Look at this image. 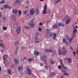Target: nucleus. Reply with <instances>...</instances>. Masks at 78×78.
<instances>
[{"mask_svg": "<svg viewBox=\"0 0 78 78\" xmlns=\"http://www.w3.org/2000/svg\"><path fill=\"white\" fill-rule=\"evenodd\" d=\"M3 42V41L2 40H0V47H2V48L3 49L5 48V46L3 45L2 43Z\"/></svg>", "mask_w": 78, "mask_h": 78, "instance_id": "8", "label": "nucleus"}, {"mask_svg": "<svg viewBox=\"0 0 78 78\" xmlns=\"http://www.w3.org/2000/svg\"><path fill=\"white\" fill-rule=\"evenodd\" d=\"M76 31H77V30L75 29V27H74V29L73 30V34H75V33H76Z\"/></svg>", "mask_w": 78, "mask_h": 78, "instance_id": "21", "label": "nucleus"}, {"mask_svg": "<svg viewBox=\"0 0 78 78\" xmlns=\"http://www.w3.org/2000/svg\"><path fill=\"white\" fill-rule=\"evenodd\" d=\"M50 37H51L52 36H53V39L54 40H55L56 39V34H54L53 33H52V32H48V34Z\"/></svg>", "mask_w": 78, "mask_h": 78, "instance_id": "3", "label": "nucleus"}, {"mask_svg": "<svg viewBox=\"0 0 78 78\" xmlns=\"http://www.w3.org/2000/svg\"><path fill=\"white\" fill-rule=\"evenodd\" d=\"M63 42L65 43L66 42H67V40H66V39H65V38H64L63 39Z\"/></svg>", "mask_w": 78, "mask_h": 78, "instance_id": "36", "label": "nucleus"}, {"mask_svg": "<svg viewBox=\"0 0 78 78\" xmlns=\"http://www.w3.org/2000/svg\"><path fill=\"white\" fill-rule=\"evenodd\" d=\"M52 28L53 29H57L58 28V26L56 25H54L52 26Z\"/></svg>", "mask_w": 78, "mask_h": 78, "instance_id": "18", "label": "nucleus"}, {"mask_svg": "<svg viewBox=\"0 0 78 78\" xmlns=\"http://www.w3.org/2000/svg\"><path fill=\"white\" fill-rule=\"evenodd\" d=\"M19 51V50H18V48H17L16 50L15 51V55H17V51Z\"/></svg>", "mask_w": 78, "mask_h": 78, "instance_id": "29", "label": "nucleus"}, {"mask_svg": "<svg viewBox=\"0 0 78 78\" xmlns=\"http://www.w3.org/2000/svg\"><path fill=\"white\" fill-rule=\"evenodd\" d=\"M61 63L62 66V67H64V68H63V70L62 71L63 73H64L63 74V75H69V74H68V73H66V72H67V67H65V66L63 65L62 63L61 62Z\"/></svg>", "mask_w": 78, "mask_h": 78, "instance_id": "1", "label": "nucleus"}, {"mask_svg": "<svg viewBox=\"0 0 78 78\" xmlns=\"http://www.w3.org/2000/svg\"><path fill=\"white\" fill-rule=\"evenodd\" d=\"M4 7L5 8H9V6L8 5H5L4 6Z\"/></svg>", "mask_w": 78, "mask_h": 78, "instance_id": "35", "label": "nucleus"}, {"mask_svg": "<svg viewBox=\"0 0 78 78\" xmlns=\"http://www.w3.org/2000/svg\"><path fill=\"white\" fill-rule=\"evenodd\" d=\"M47 5L45 4L44 8L43 11V14H46L47 12H46V10H47Z\"/></svg>", "mask_w": 78, "mask_h": 78, "instance_id": "5", "label": "nucleus"}, {"mask_svg": "<svg viewBox=\"0 0 78 78\" xmlns=\"http://www.w3.org/2000/svg\"><path fill=\"white\" fill-rule=\"evenodd\" d=\"M44 51L45 52L48 53V52H49V50L46 49L44 50Z\"/></svg>", "mask_w": 78, "mask_h": 78, "instance_id": "45", "label": "nucleus"}, {"mask_svg": "<svg viewBox=\"0 0 78 78\" xmlns=\"http://www.w3.org/2000/svg\"><path fill=\"white\" fill-rule=\"evenodd\" d=\"M77 12H76V10H74L73 11V13L75 14H76V13Z\"/></svg>", "mask_w": 78, "mask_h": 78, "instance_id": "50", "label": "nucleus"}, {"mask_svg": "<svg viewBox=\"0 0 78 78\" xmlns=\"http://www.w3.org/2000/svg\"><path fill=\"white\" fill-rule=\"evenodd\" d=\"M40 25H42V23H39Z\"/></svg>", "mask_w": 78, "mask_h": 78, "instance_id": "60", "label": "nucleus"}, {"mask_svg": "<svg viewBox=\"0 0 78 78\" xmlns=\"http://www.w3.org/2000/svg\"><path fill=\"white\" fill-rule=\"evenodd\" d=\"M12 18H13V19H14L15 20H16V16H15V15H13L12 16Z\"/></svg>", "mask_w": 78, "mask_h": 78, "instance_id": "43", "label": "nucleus"}, {"mask_svg": "<svg viewBox=\"0 0 78 78\" xmlns=\"http://www.w3.org/2000/svg\"><path fill=\"white\" fill-rule=\"evenodd\" d=\"M34 13V10L33 9H32L30 10V14L31 15H33Z\"/></svg>", "mask_w": 78, "mask_h": 78, "instance_id": "11", "label": "nucleus"}, {"mask_svg": "<svg viewBox=\"0 0 78 78\" xmlns=\"http://www.w3.org/2000/svg\"><path fill=\"white\" fill-rule=\"evenodd\" d=\"M60 78H64V76H60Z\"/></svg>", "mask_w": 78, "mask_h": 78, "instance_id": "57", "label": "nucleus"}, {"mask_svg": "<svg viewBox=\"0 0 78 78\" xmlns=\"http://www.w3.org/2000/svg\"><path fill=\"white\" fill-rule=\"evenodd\" d=\"M7 73L9 74H11V73H12L11 69H8L7 70Z\"/></svg>", "mask_w": 78, "mask_h": 78, "instance_id": "19", "label": "nucleus"}, {"mask_svg": "<svg viewBox=\"0 0 78 78\" xmlns=\"http://www.w3.org/2000/svg\"><path fill=\"white\" fill-rule=\"evenodd\" d=\"M59 2H61V0H56L55 1V3L57 4Z\"/></svg>", "mask_w": 78, "mask_h": 78, "instance_id": "27", "label": "nucleus"}, {"mask_svg": "<svg viewBox=\"0 0 78 78\" xmlns=\"http://www.w3.org/2000/svg\"><path fill=\"white\" fill-rule=\"evenodd\" d=\"M30 27H32V28H34V24L33 23H31L30 24Z\"/></svg>", "mask_w": 78, "mask_h": 78, "instance_id": "34", "label": "nucleus"}, {"mask_svg": "<svg viewBox=\"0 0 78 78\" xmlns=\"http://www.w3.org/2000/svg\"><path fill=\"white\" fill-rule=\"evenodd\" d=\"M18 23H15L13 25V27L15 28H16L17 27V26H18Z\"/></svg>", "mask_w": 78, "mask_h": 78, "instance_id": "14", "label": "nucleus"}, {"mask_svg": "<svg viewBox=\"0 0 78 78\" xmlns=\"http://www.w3.org/2000/svg\"><path fill=\"white\" fill-rule=\"evenodd\" d=\"M27 10H25L23 11V14H27Z\"/></svg>", "mask_w": 78, "mask_h": 78, "instance_id": "48", "label": "nucleus"}, {"mask_svg": "<svg viewBox=\"0 0 78 78\" xmlns=\"http://www.w3.org/2000/svg\"><path fill=\"white\" fill-rule=\"evenodd\" d=\"M41 61H44V60L45 59V58H44V57H41Z\"/></svg>", "mask_w": 78, "mask_h": 78, "instance_id": "33", "label": "nucleus"}, {"mask_svg": "<svg viewBox=\"0 0 78 78\" xmlns=\"http://www.w3.org/2000/svg\"><path fill=\"white\" fill-rule=\"evenodd\" d=\"M21 3H22V1L21 0H16L15 2V5H17V3L21 4Z\"/></svg>", "mask_w": 78, "mask_h": 78, "instance_id": "7", "label": "nucleus"}, {"mask_svg": "<svg viewBox=\"0 0 78 78\" xmlns=\"http://www.w3.org/2000/svg\"><path fill=\"white\" fill-rule=\"evenodd\" d=\"M2 28L3 30H6V27H3Z\"/></svg>", "mask_w": 78, "mask_h": 78, "instance_id": "42", "label": "nucleus"}, {"mask_svg": "<svg viewBox=\"0 0 78 78\" xmlns=\"http://www.w3.org/2000/svg\"><path fill=\"white\" fill-rule=\"evenodd\" d=\"M11 68H12V69H13L14 68H15V65H12L11 66Z\"/></svg>", "mask_w": 78, "mask_h": 78, "instance_id": "47", "label": "nucleus"}, {"mask_svg": "<svg viewBox=\"0 0 78 78\" xmlns=\"http://www.w3.org/2000/svg\"><path fill=\"white\" fill-rule=\"evenodd\" d=\"M27 71L28 75H31V71L29 67H27Z\"/></svg>", "mask_w": 78, "mask_h": 78, "instance_id": "4", "label": "nucleus"}, {"mask_svg": "<svg viewBox=\"0 0 78 78\" xmlns=\"http://www.w3.org/2000/svg\"><path fill=\"white\" fill-rule=\"evenodd\" d=\"M45 67V69H48V66H46Z\"/></svg>", "mask_w": 78, "mask_h": 78, "instance_id": "53", "label": "nucleus"}, {"mask_svg": "<svg viewBox=\"0 0 78 78\" xmlns=\"http://www.w3.org/2000/svg\"><path fill=\"white\" fill-rule=\"evenodd\" d=\"M12 12L13 13L16 14V13H17V12H18V10H17V9H13L12 11Z\"/></svg>", "mask_w": 78, "mask_h": 78, "instance_id": "20", "label": "nucleus"}, {"mask_svg": "<svg viewBox=\"0 0 78 78\" xmlns=\"http://www.w3.org/2000/svg\"><path fill=\"white\" fill-rule=\"evenodd\" d=\"M3 21H5V20H6V17L5 16H4L3 18Z\"/></svg>", "mask_w": 78, "mask_h": 78, "instance_id": "37", "label": "nucleus"}, {"mask_svg": "<svg viewBox=\"0 0 78 78\" xmlns=\"http://www.w3.org/2000/svg\"><path fill=\"white\" fill-rule=\"evenodd\" d=\"M40 64L41 66H44V64L43 63H40Z\"/></svg>", "mask_w": 78, "mask_h": 78, "instance_id": "54", "label": "nucleus"}, {"mask_svg": "<svg viewBox=\"0 0 78 78\" xmlns=\"http://www.w3.org/2000/svg\"><path fill=\"white\" fill-rule=\"evenodd\" d=\"M5 3V0H2L0 2V4H4Z\"/></svg>", "mask_w": 78, "mask_h": 78, "instance_id": "24", "label": "nucleus"}, {"mask_svg": "<svg viewBox=\"0 0 78 78\" xmlns=\"http://www.w3.org/2000/svg\"><path fill=\"white\" fill-rule=\"evenodd\" d=\"M49 53H52L53 50L52 49H50L49 50Z\"/></svg>", "mask_w": 78, "mask_h": 78, "instance_id": "46", "label": "nucleus"}, {"mask_svg": "<svg viewBox=\"0 0 78 78\" xmlns=\"http://www.w3.org/2000/svg\"><path fill=\"white\" fill-rule=\"evenodd\" d=\"M28 61L29 62H31V61H34V58H29L28 59Z\"/></svg>", "mask_w": 78, "mask_h": 78, "instance_id": "23", "label": "nucleus"}, {"mask_svg": "<svg viewBox=\"0 0 78 78\" xmlns=\"http://www.w3.org/2000/svg\"><path fill=\"white\" fill-rule=\"evenodd\" d=\"M44 63L45 64H47V60H46V59H44Z\"/></svg>", "mask_w": 78, "mask_h": 78, "instance_id": "52", "label": "nucleus"}, {"mask_svg": "<svg viewBox=\"0 0 78 78\" xmlns=\"http://www.w3.org/2000/svg\"><path fill=\"white\" fill-rule=\"evenodd\" d=\"M50 63L51 64H55V62H53V60L52 59L50 60Z\"/></svg>", "mask_w": 78, "mask_h": 78, "instance_id": "30", "label": "nucleus"}, {"mask_svg": "<svg viewBox=\"0 0 78 78\" xmlns=\"http://www.w3.org/2000/svg\"><path fill=\"white\" fill-rule=\"evenodd\" d=\"M58 55H59V56L60 55H62V52H61V51L60 49L58 50Z\"/></svg>", "mask_w": 78, "mask_h": 78, "instance_id": "13", "label": "nucleus"}, {"mask_svg": "<svg viewBox=\"0 0 78 78\" xmlns=\"http://www.w3.org/2000/svg\"><path fill=\"white\" fill-rule=\"evenodd\" d=\"M35 21V20H33V19H32L31 20V23H34V21Z\"/></svg>", "mask_w": 78, "mask_h": 78, "instance_id": "44", "label": "nucleus"}, {"mask_svg": "<svg viewBox=\"0 0 78 78\" xmlns=\"http://www.w3.org/2000/svg\"><path fill=\"white\" fill-rule=\"evenodd\" d=\"M66 39H69V37H68V36H66Z\"/></svg>", "mask_w": 78, "mask_h": 78, "instance_id": "62", "label": "nucleus"}, {"mask_svg": "<svg viewBox=\"0 0 78 78\" xmlns=\"http://www.w3.org/2000/svg\"><path fill=\"white\" fill-rule=\"evenodd\" d=\"M73 53L74 56H75V55H76L75 51L73 52Z\"/></svg>", "mask_w": 78, "mask_h": 78, "instance_id": "56", "label": "nucleus"}, {"mask_svg": "<svg viewBox=\"0 0 78 78\" xmlns=\"http://www.w3.org/2000/svg\"><path fill=\"white\" fill-rule=\"evenodd\" d=\"M24 28L25 29H28L30 30V27H27V26H25L24 27Z\"/></svg>", "mask_w": 78, "mask_h": 78, "instance_id": "41", "label": "nucleus"}, {"mask_svg": "<svg viewBox=\"0 0 78 78\" xmlns=\"http://www.w3.org/2000/svg\"><path fill=\"white\" fill-rule=\"evenodd\" d=\"M68 39L69 41V42H71V41H72L73 39V38L71 37L70 38Z\"/></svg>", "mask_w": 78, "mask_h": 78, "instance_id": "38", "label": "nucleus"}, {"mask_svg": "<svg viewBox=\"0 0 78 78\" xmlns=\"http://www.w3.org/2000/svg\"><path fill=\"white\" fill-rule=\"evenodd\" d=\"M23 59H25V60H26V59H27V57H24Z\"/></svg>", "mask_w": 78, "mask_h": 78, "instance_id": "59", "label": "nucleus"}, {"mask_svg": "<svg viewBox=\"0 0 78 78\" xmlns=\"http://www.w3.org/2000/svg\"><path fill=\"white\" fill-rule=\"evenodd\" d=\"M23 69V67L22 66H19L18 68L19 71H20L21 69Z\"/></svg>", "mask_w": 78, "mask_h": 78, "instance_id": "28", "label": "nucleus"}, {"mask_svg": "<svg viewBox=\"0 0 78 78\" xmlns=\"http://www.w3.org/2000/svg\"><path fill=\"white\" fill-rule=\"evenodd\" d=\"M58 25L59 26V27H64V26H65V24L64 23H63L62 22L61 23H57Z\"/></svg>", "mask_w": 78, "mask_h": 78, "instance_id": "6", "label": "nucleus"}, {"mask_svg": "<svg viewBox=\"0 0 78 78\" xmlns=\"http://www.w3.org/2000/svg\"><path fill=\"white\" fill-rule=\"evenodd\" d=\"M47 24H48L49 23V22L48 21H47Z\"/></svg>", "mask_w": 78, "mask_h": 78, "instance_id": "64", "label": "nucleus"}, {"mask_svg": "<svg viewBox=\"0 0 78 78\" xmlns=\"http://www.w3.org/2000/svg\"><path fill=\"white\" fill-rule=\"evenodd\" d=\"M40 40H39V39H37L35 40V43H36V44H37V43H39V42H40Z\"/></svg>", "mask_w": 78, "mask_h": 78, "instance_id": "22", "label": "nucleus"}, {"mask_svg": "<svg viewBox=\"0 0 78 78\" xmlns=\"http://www.w3.org/2000/svg\"><path fill=\"white\" fill-rule=\"evenodd\" d=\"M67 53V50H66L62 52V55H63V56H64V55H66V53Z\"/></svg>", "mask_w": 78, "mask_h": 78, "instance_id": "15", "label": "nucleus"}, {"mask_svg": "<svg viewBox=\"0 0 78 78\" xmlns=\"http://www.w3.org/2000/svg\"><path fill=\"white\" fill-rule=\"evenodd\" d=\"M35 34L37 36H38L39 35V33L37 32L35 33Z\"/></svg>", "mask_w": 78, "mask_h": 78, "instance_id": "39", "label": "nucleus"}, {"mask_svg": "<svg viewBox=\"0 0 78 78\" xmlns=\"http://www.w3.org/2000/svg\"><path fill=\"white\" fill-rule=\"evenodd\" d=\"M8 58V56L6 55H5L3 56V60H5V59Z\"/></svg>", "mask_w": 78, "mask_h": 78, "instance_id": "17", "label": "nucleus"}, {"mask_svg": "<svg viewBox=\"0 0 78 78\" xmlns=\"http://www.w3.org/2000/svg\"><path fill=\"white\" fill-rule=\"evenodd\" d=\"M63 20L66 21L65 23L67 25L70 22L71 20L69 17L66 16L63 19Z\"/></svg>", "mask_w": 78, "mask_h": 78, "instance_id": "2", "label": "nucleus"}, {"mask_svg": "<svg viewBox=\"0 0 78 78\" xmlns=\"http://www.w3.org/2000/svg\"><path fill=\"white\" fill-rule=\"evenodd\" d=\"M70 49H71V50H73V48H72V47H70Z\"/></svg>", "mask_w": 78, "mask_h": 78, "instance_id": "58", "label": "nucleus"}, {"mask_svg": "<svg viewBox=\"0 0 78 78\" xmlns=\"http://www.w3.org/2000/svg\"><path fill=\"white\" fill-rule=\"evenodd\" d=\"M34 55L35 56H37V55H39V52L38 51H34Z\"/></svg>", "mask_w": 78, "mask_h": 78, "instance_id": "12", "label": "nucleus"}, {"mask_svg": "<svg viewBox=\"0 0 78 78\" xmlns=\"http://www.w3.org/2000/svg\"><path fill=\"white\" fill-rule=\"evenodd\" d=\"M68 62L69 63H70L71 62H72V61H71V60H70V58L68 59Z\"/></svg>", "mask_w": 78, "mask_h": 78, "instance_id": "31", "label": "nucleus"}, {"mask_svg": "<svg viewBox=\"0 0 78 78\" xmlns=\"http://www.w3.org/2000/svg\"><path fill=\"white\" fill-rule=\"evenodd\" d=\"M21 30V27H18L17 29L16 32L18 33H19Z\"/></svg>", "mask_w": 78, "mask_h": 78, "instance_id": "10", "label": "nucleus"}, {"mask_svg": "<svg viewBox=\"0 0 78 78\" xmlns=\"http://www.w3.org/2000/svg\"><path fill=\"white\" fill-rule=\"evenodd\" d=\"M5 63L7 66H8L9 64V62L8 60H5Z\"/></svg>", "mask_w": 78, "mask_h": 78, "instance_id": "25", "label": "nucleus"}, {"mask_svg": "<svg viewBox=\"0 0 78 78\" xmlns=\"http://www.w3.org/2000/svg\"><path fill=\"white\" fill-rule=\"evenodd\" d=\"M39 10H38L37 9H36V11H35V14L36 15H38V14H39Z\"/></svg>", "mask_w": 78, "mask_h": 78, "instance_id": "16", "label": "nucleus"}, {"mask_svg": "<svg viewBox=\"0 0 78 78\" xmlns=\"http://www.w3.org/2000/svg\"><path fill=\"white\" fill-rule=\"evenodd\" d=\"M38 31H42V29H41V28H39V29H38Z\"/></svg>", "mask_w": 78, "mask_h": 78, "instance_id": "55", "label": "nucleus"}, {"mask_svg": "<svg viewBox=\"0 0 78 78\" xmlns=\"http://www.w3.org/2000/svg\"><path fill=\"white\" fill-rule=\"evenodd\" d=\"M58 68L59 69H61V68H62V66L61 65H59L58 66Z\"/></svg>", "mask_w": 78, "mask_h": 78, "instance_id": "49", "label": "nucleus"}, {"mask_svg": "<svg viewBox=\"0 0 78 78\" xmlns=\"http://www.w3.org/2000/svg\"><path fill=\"white\" fill-rule=\"evenodd\" d=\"M62 51H64L65 50H66V48H65L64 47H63L62 48Z\"/></svg>", "mask_w": 78, "mask_h": 78, "instance_id": "51", "label": "nucleus"}, {"mask_svg": "<svg viewBox=\"0 0 78 78\" xmlns=\"http://www.w3.org/2000/svg\"><path fill=\"white\" fill-rule=\"evenodd\" d=\"M14 60L16 64H19V60L17 58H14Z\"/></svg>", "mask_w": 78, "mask_h": 78, "instance_id": "9", "label": "nucleus"}, {"mask_svg": "<svg viewBox=\"0 0 78 78\" xmlns=\"http://www.w3.org/2000/svg\"><path fill=\"white\" fill-rule=\"evenodd\" d=\"M19 41H16L14 43L15 45H19Z\"/></svg>", "mask_w": 78, "mask_h": 78, "instance_id": "32", "label": "nucleus"}, {"mask_svg": "<svg viewBox=\"0 0 78 78\" xmlns=\"http://www.w3.org/2000/svg\"><path fill=\"white\" fill-rule=\"evenodd\" d=\"M18 12L19 15H20V16L22 14V11H21L20 10H19L18 11Z\"/></svg>", "mask_w": 78, "mask_h": 78, "instance_id": "40", "label": "nucleus"}, {"mask_svg": "<svg viewBox=\"0 0 78 78\" xmlns=\"http://www.w3.org/2000/svg\"><path fill=\"white\" fill-rule=\"evenodd\" d=\"M75 27L76 28H78V26H76Z\"/></svg>", "mask_w": 78, "mask_h": 78, "instance_id": "63", "label": "nucleus"}, {"mask_svg": "<svg viewBox=\"0 0 78 78\" xmlns=\"http://www.w3.org/2000/svg\"><path fill=\"white\" fill-rule=\"evenodd\" d=\"M29 15H30V14H29V13H27V16H29Z\"/></svg>", "mask_w": 78, "mask_h": 78, "instance_id": "61", "label": "nucleus"}, {"mask_svg": "<svg viewBox=\"0 0 78 78\" xmlns=\"http://www.w3.org/2000/svg\"><path fill=\"white\" fill-rule=\"evenodd\" d=\"M55 75V73H52L51 74H50L49 75V77H51V76H53V75Z\"/></svg>", "mask_w": 78, "mask_h": 78, "instance_id": "26", "label": "nucleus"}]
</instances>
